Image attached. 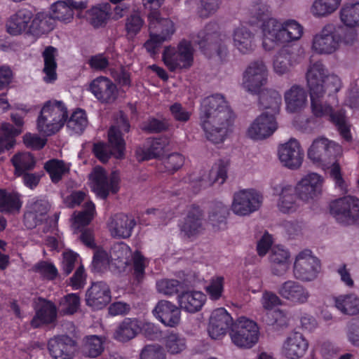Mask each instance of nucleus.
Wrapping results in <instances>:
<instances>
[{"label":"nucleus","mask_w":359,"mask_h":359,"mask_svg":"<svg viewBox=\"0 0 359 359\" xmlns=\"http://www.w3.org/2000/svg\"><path fill=\"white\" fill-rule=\"evenodd\" d=\"M80 299L75 294H69L63 297L59 303V310L63 314H73L79 309Z\"/></svg>","instance_id":"nucleus-58"},{"label":"nucleus","mask_w":359,"mask_h":359,"mask_svg":"<svg viewBox=\"0 0 359 359\" xmlns=\"http://www.w3.org/2000/svg\"><path fill=\"white\" fill-rule=\"evenodd\" d=\"M55 26V21L50 13H38L29 27V32L34 35H41L52 31Z\"/></svg>","instance_id":"nucleus-40"},{"label":"nucleus","mask_w":359,"mask_h":359,"mask_svg":"<svg viewBox=\"0 0 359 359\" xmlns=\"http://www.w3.org/2000/svg\"><path fill=\"white\" fill-rule=\"evenodd\" d=\"M320 268L318 258L311 255V250H305L296 257L293 267L294 276L302 281H311L317 277Z\"/></svg>","instance_id":"nucleus-9"},{"label":"nucleus","mask_w":359,"mask_h":359,"mask_svg":"<svg viewBox=\"0 0 359 359\" xmlns=\"http://www.w3.org/2000/svg\"><path fill=\"white\" fill-rule=\"evenodd\" d=\"M67 127L75 133L81 134L88 126V119L84 110L77 109L68 119L67 118Z\"/></svg>","instance_id":"nucleus-49"},{"label":"nucleus","mask_w":359,"mask_h":359,"mask_svg":"<svg viewBox=\"0 0 359 359\" xmlns=\"http://www.w3.org/2000/svg\"><path fill=\"white\" fill-rule=\"evenodd\" d=\"M180 306L167 300H160L153 310V313L165 326L174 327L181 319Z\"/></svg>","instance_id":"nucleus-23"},{"label":"nucleus","mask_w":359,"mask_h":359,"mask_svg":"<svg viewBox=\"0 0 359 359\" xmlns=\"http://www.w3.org/2000/svg\"><path fill=\"white\" fill-rule=\"evenodd\" d=\"M115 122L109 130V142L116 149V156L123 158L126 149V143L122 137V131L129 132L130 124L126 116L122 111H119L115 117Z\"/></svg>","instance_id":"nucleus-17"},{"label":"nucleus","mask_w":359,"mask_h":359,"mask_svg":"<svg viewBox=\"0 0 359 359\" xmlns=\"http://www.w3.org/2000/svg\"><path fill=\"white\" fill-rule=\"evenodd\" d=\"M136 225L135 219L123 213L116 214L108 222L109 231L114 238H128Z\"/></svg>","instance_id":"nucleus-25"},{"label":"nucleus","mask_w":359,"mask_h":359,"mask_svg":"<svg viewBox=\"0 0 359 359\" xmlns=\"http://www.w3.org/2000/svg\"><path fill=\"white\" fill-rule=\"evenodd\" d=\"M312 112L316 117L327 116L329 120L337 127L341 137L346 141H350L351 135L346 124L344 113L341 111H334L325 102L324 91H309ZM308 91H286L285 101L286 109L290 113L299 112L302 110L307 103Z\"/></svg>","instance_id":"nucleus-1"},{"label":"nucleus","mask_w":359,"mask_h":359,"mask_svg":"<svg viewBox=\"0 0 359 359\" xmlns=\"http://www.w3.org/2000/svg\"><path fill=\"white\" fill-rule=\"evenodd\" d=\"M49 210L46 201L37 200L30 203L24 215V224L27 229H34L42 223Z\"/></svg>","instance_id":"nucleus-28"},{"label":"nucleus","mask_w":359,"mask_h":359,"mask_svg":"<svg viewBox=\"0 0 359 359\" xmlns=\"http://www.w3.org/2000/svg\"><path fill=\"white\" fill-rule=\"evenodd\" d=\"M149 20V28L151 32L154 34V39L158 41L163 42L170 38L175 32L174 23L170 19L160 18V13L158 10L156 18H150L148 13Z\"/></svg>","instance_id":"nucleus-31"},{"label":"nucleus","mask_w":359,"mask_h":359,"mask_svg":"<svg viewBox=\"0 0 359 359\" xmlns=\"http://www.w3.org/2000/svg\"><path fill=\"white\" fill-rule=\"evenodd\" d=\"M90 177L94 191L103 199L107 198L109 191L115 194L118 190V176L116 172H112L108 177L104 169L95 167L90 174Z\"/></svg>","instance_id":"nucleus-12"},{"label":"nucleus","mask_w":359,"mask_h":359,"mask_svg":"<svg viewBox=\"0 0 359 359\" xmlns=\"http://www.w3.org/2000/svg\"><path fill=\"white\" fill-rule=\"evenodd\" d=\"M180 230L190 237L201 233L204 229L203 213L199 207H193L180 224Z\"/></svg>","instance_id":"nucleus-29"},{"label":"nucleus","mask_w":359,"mask_h":359,"mask_svg":"<svg viewBox=\"0 0 359 359\" xmlns=\"http://www.w3.org/2000/svg\"><path fill=\"white\" fill-rule=\"evenodd\" d=\"M278 128L276 115L264 111L252 123L248 130V136L255 140H263L270 137Z\"/></svg>","instance_id":"nucleus-14"},{"label":"nucleus","mask_w":359,"mask_h":359,"mask_svg":"<svg viewBox=\"0 0 359 359\" xmlns=\"http://www.w3.org/2000/svg\"><path fill=\"white\" fill-rule=\"evenodd\" d=\"M166 143L161 139H154L147 142V145L139 147L135 150L138 161H144L159 157L163 151Z\"/></svg>","instance_id":"nucleus-37"},{"label":"nucleus","mask_w":359,"mask_h":359,"mask_svg":"<svg viewBox=\"0 0 359 359\" xmlns=\"http://www.w3.org/2000/svg\"><path fill=\"white\" fill-rule=\"evenodd\" d=\"M235 118V115L227 105L201 123L206 134L207 138L215 143L222 142L231 130Z\"/></svg>","instance_id":"nucleus-4"},{"label":"nucleus","mask_w":359,"mask_h":359,"mask_svg":"<svg viewBox=\"0 0 359 359\" xmlns=\"http://www.w3.org/2000/svg\"><path fill=\"white\" fill-rule=\"evenodd\" d=\"M44 168L49 173L51 180L54 183L58 182L62 177V175L68 172V168L65 166L62 161L52 159L47 161L44 165Z\"/></svg>","instance_id":"nucleus-53"},{"label":"nucleus","mask_w":359,"mask_h":359,"mask_svg":"<svg viewBox=\"0 0 359 359\" xmlns=\"http://www.w3.org/2000/svg\"><path fill=\"white\" fill-rule=\"evenodd\" d=\"M32 13L26 8L19 10L13 15L6 23L7 32L13 36H17L26 31L28 24L32 18Z\"/></svg>","instance_id":"nucleus-36"},{"label":"nucleus","mask_w":359,"mask_h":359,"mask_svg":"<svg viewBox=\"0 0 359 359\" xmlns=\"http://www.w3.org/2000/svg\"><path fill=\"white\" fill-rule=\"evenodd\" d=\"M340 41V36L336 33L334 25L327 24L314 36L312 47L320 54H331L339 48Z\"/></svg>","instance_id":"nucleus-13"},{"label":"nucleus","mask_w":359,"mask_h":359,"mask_svg":"<svg viewBox=\"0 0 359 359\" xmlns=\"http://www.w3.org/2000/svg\"><path fill=\"white\" fill-rule=\"evenodd\" d=\"M308 346V342L303 334L295 332L291 333L285 340L282 353L287 358L298 359L305 354Z\"/></svg>","instance_id":"nucleus-27"},{"label":"nucleus","mask_w":359,"mask_h":359,"mask_svg":"<svg viewBox=\"0 0 359 359\" xmlns=\"http://www.w3.org/2000/svg\"><path fill=\"white\" fill-rule=\"evenodd\" d=\"M94 211V204L92 202L86 203L85 210L77 214L72 224L75 231L78 230L81 232L79 236L81 241L90 248H93L95 246L94 238L92 231L88 228H86V226L91 222Z\"/></svg>","instance_id":"nucleus-16"},{"label":"nucleus","mask_w":359,"mask_h":359,"mask_svg":"<svg viewBox=\"0 0 359 359\" xmlns=\"http://www.w3.org/2000/svg\"><path fill=\"white\" fill-rule=\"evenodd\" d=\"M144 24L143 20L139 14H131L126 20L125 29L128 37H134L137 34Z\"/></svg>","instance_id":"nucleus-60"},{"label":"nucleus","mask_w":359,"mask_h":359,"mask_svg":"<svg viewBox=\"0 0 359 359\" xmlns=\"http://www.w3.org/2000/svg\"><path fill=\"white\" fill-rule=\"evenodd\" d=\"M187 347L186 339L176 333H171L165 340V348L171 354H178Z\"/></svg>","instance_id":"nucleus-57"},{"label":"nucleus","mask_w":359,"mask_h":359,"mask_svg":"<svg viewBox=\"0 0 359 359\" xmlns=\"http://www.w3.org/2000/svg\"><path fill=\"white\" fill-rule=\"evenodd\" d=\"M233 44L243 54L251 53L255 46L253 33L244 27L236 29L233 33Z\"/></svg>","instance_id":"nucleus-41"},{"label":"nucleus","mask_w":359,"mask_h":359,"mask_svg":"<svg viewBox=\"0 0 359 359\" xmlns=\"http://www.w3.org/2000/svg\"><path fill=\"white\" fill-rule=\"evenodd\" d=\"M327 70L323 63L318 61L311 65L306 72V79L309 90H319L324 86Z\"/></svg>","instance_id":"nucleus-39"},{"label":"nucleus","mask_w":359,"mask_h":359,"mask_svg":"<svg viewBox=\"0 0 359 359\" xmlns=\"http://www.w3.org/2000/svg\"><path fill=\"white\" fill-rule=\"evenodd\" d=\"M278 156L285 167L294 170L301 166L304 153L299 142L294 138H290L279 147Z\"/></svg>","instance_id":"nucleus-19"},{"label":"nucleus","mask_w":359,"mask_h":359,"mask_svg":"<svg viewBox=\"0 0 359 359\" xmlns=\"http://www.w3.org/2000/svg\"><path fill=\"white\" fill-rule=\"evenodd\" d=\"M180 282L175 279H162L156 283L158 292L166 296H172L178 293Z\"/></svg>","instance_id":"nucleus-59"},{"label":"nucleus","mask_w":359,"mask_h":359,"mask_svg":"<svg viewBox=\"0 0 359 359\" xmlns=\"http://www.w3.org/2000/svg\"><path fill=\"white\" fill-rule=\"evenodd\" d=\"M57 317L55 306L50 302L43 304L37 310L35 317L32 320L33 327H39L41 324H49L54 322Z\"/></svg>","instance_id":"nucleus-43"},{"label":"nucleus","mask_w":359,"mask_h":359,"mask_svg":"<svg viewBox=\"0 0 359 359\" xmlns=\"http://www.w3.org/2000/svg\"><path fill=\"white\" fill-rule=\"evenodd\" d=\"M57 48L51 46L46 47L42 53L44 62L43 72L45 74L43 79L47 83H52L57 79Z\"/></svg>","instance_id":"nucleus-42"},{"label":"nucleus","mask_w":359,"mask_h":359,"mask_svg":"<svg viewBox=\"0 0 359 359\" xmlns=\"http://www.w3.org/2000/svg\"><path fill=\"white\" fill-rule=\"evenodd\" d=\"M286 42H292L301 39L303 35V27L294 20H287L283 22Z\"/></svg>","instance_id":"nucleus-56"},{"label":"nucleus","mask_w":359,"mask_h":359,"mask_svg":"<svg viewBox=\"0 0 359 359\" xmlns=\"http://www.w3.org/2000/svg\"><path fill=\"white\" fill-rule=\"evenodd\" d=\"M323 178L317 173L304 176L294 187L298 198L304 202H309L321 192Z\"/></svg>","instance_id":"nucleus-18"},{"label":"nucleus","mask_w":359,"mask_h":359,"mask_svg":"<svg viewBox=\"0 0 359 359\" xmlns=\"http://www.w3.org/2000/svg\"><path fill=\"white\" fill-rule=\"evenodd\" d=\"M133 276L138 283H141L144 278L145 258L138 251H136L133 256Z\"/></svg>","instance_id":"nucleus-62"},{"label":"nucleus","mask_w":359,"mask_h":359,"mask_svg":"<svg viewBox=\"0 0 359 359\" xmlns=\"http://www.w3.org/2000/svg\"><path fill=\"white\" fill-rule=\"evenodd\" d=\"M291 55L287 48H282L276 55L273 60V69L276 73L282 75L287 73L291 65Z\"/></svg>","instance_id":"nucleus-51"},{"label":"nucleus","mask_w":359,"mask_h":359,"mask_svg":"<svg viewBox=\"0 0 359 359\" xmlns=\"http://www.w3.org/2000/svg\"><path fill=\"white\" fill-rule=\"evenodd\" d=\"M205 301V294L198 291H187L178 295L180 309L191 313L200 311Z\"/></svg>","instance_id":"nucleus-34"},{"label":"nucleus","mask_w":359,"mask_h":359,"mask_svg":"<svg viewBox=\"0 0 359 359\" xmlns=\"http://www.w3.org/2000/svg\"><path fill=\"white\" fill-rule=\"evenodd\" d=\"M224 36L219 31L216 22H210L197 33L191 34V44L198 46L201 52L208 57H217L221 61H225L228 56L227 46L224 42Z\"/></svg>","instance_id":"nucleus-2"},{"label":"nucleus","mask_w":359,"mask_h":359,"mask_svg":"<svg viewBox=\"0 0 359 359\" xmlns=\"http://www.w3.org/2000/svg\"><path fill=\"white\" fill-rule=\"evenodd\" d=\"M111 299L109 287L102 281L93 283L86 292V303L93 310L104 308L110 302Z\"/></svg>","instance_id":"nucleus-20"},{"label":"nucleus","mask_w":359,"mask_h":359,"mask_svg":"<svg viewBox=\"0 0 359 359\" xmlns=\"http://www.w3.org/2000/svg\"><path fill=\"white\" fill-rule=\"evenodd\" d=\"M269 72L262 60L251 62L243 73L242 86L246 90H262L268 83Z\"/></svg>","instance_id":"nucleus-10"},{"label":"nucleus","mask_w":359,"mask_h":359,"mask_svg":"<svg viewBox=\"0 0 359 359\" xmlns=\"http://www.w3.org/2000/svg\"><path fill=\"white\" fill-rule=\"evenodd\" d=\"M103 342L97 335H88L82 339L79 350L83 356L94 358L103 352Z\"/></svg>","instance_id":"nucleus-38"},{"label":"nucleus","mask_w":359,"mask_h":359,"mask_svg":"<svg viewBox=\"0 0 359 359\" xmlns=\"http://www.w3.org/2000/svg\"><path fill=\"white\" fill-rule=\"evenodd\" d=\"M262 32L263 47L266 50H271L278 43H287L283 23L274 18H269L264 22Z\"/></svg>","instance_id":"nucleus-21"},{"label":"nucleus","mask_w":359,"mask_h":359,"mask_svg":"<svg viewBox=\"0 0 359 359\" xmlns=\"http://www.w3.org/2000/svg\"><path fill=\"white\" fill-rule=\"evenodd\" d=\"M222 0H199L197 4L196 12L199 18H208L219 10Z\"/></svg>","instance_id":"nucleus-54"},{"label":"nucleus","mask_w":359,"mask_h":359,"mask_svg":"<svg viewBox=\"0 0 359 359\" xmlns=\"http://www.w3.org/2000/svg\"><path fill=\"white\" fill-rule=\"evenodd\" d=\"M140 331V321L137 318H125L115 330L113 337L120 342H128L134 339Z\"/></svg>","instance_id":"nucleus-35"},{"label":"nucleus","mask_w":359,"mask_h":359,"mask_svg":"<svg viewBox=\"0 0 359 359\" xmlns=\"http://www.w3.org/2000/svg\"><path fill=\"white\" fill-rule=\"evenodd\" d=\"M330 211L338 223L353 225L359 219V199L351 196L339 198L330 203Z\"/></svg>","instance_id":"nucleus-6"},{"label":"nucleus","mask_w":359,"mask_h":359,"mask_svg":"<svg viewBox=\"0 0 359 359\" xmlns=\"http://www.w3.org/2000/svg\"><path fill=\"white\" fill-rule=\"evenodd\" d=\"M209 177L212 183L222 184L227 177L226 165L223 161H219L210 171Z\"/></svg>","instance_id":"nucleus-64"},{"label":"nucleus","mask_w":359,"mask_h":359,"mask_svg":"<svg viewBox=\"0 0 359 359\" xmlns=\"http://www.w3.org/2000/svg\"><path fill=\"white\" fill-rule=\"evenodd\" d=\"M12 163L15 169V173L18 175H22L27 170H32L35 166V159L30 153H20L12 158Z\"/></svg>","instance_id":"nucleus-48"},{"label":"nucleus","mask_w":359,"mask_h":359,"mask_svg":"<svg viewBox=\"0 0 359 359\" xmlns=\"http://www.w3.org/2000/svg\"><path fill=\"white\" fill-rule=\"evenodd\" d=\"M262 202L260 192L253 189H243L234 194L231 209L234 214L245 216L257 211Z\"/></svg>","instance_id":"nucleus-8"},{"label":"nucleus","mask_w":359,"mask_h":359,"mask_svg":"<svg viewBox=\"0 0 359 359\" xmlns=\"http://www.w3.org/2000/svg\"><path fill=\"white\" fill-rule=\"evenodd\" d=\"M21 134L18 129H14L9 123H3L0 126V154L9 150L15 144V137Z\"/></svg>","instance_id":"nucleus-45"},{"label":"nucleus","mask_w":359,"mask_h":359,"mask_svg":"<svg viewBox=\"0 0 359 359\" xmlns=\"http://www.w3.org/2000/svg\"><path fill=\"white\" fill-rule=\"evenodd\" d=\"M229 215V209L227 205L222 202L213 203L208 212V222L214 230H224L226 227L227 217Z\"/></svg>","instance_id":"nucleus-33"},{"label":"nucleus","mask_w":359,"mask_h":359,"mask_svg":"<svg viewBox=\"0 0 359 359\" xmlns=\"http://www.w3.org/2000/svg\"><path fill=\"white\" fill-rule=\"evenodd\" d=\"M230 336L236 346L249 348L258 341V327L255 322L241 317L232 325Z\"/></svg>","instance_id":"nucleus-7"},{"label":"nucleus","mask_w":359,"mask_h":359,"mask_svg":"<svg viewBox=\"0 0 359 359\" xmlns=\"http://www.w3.org/2000/svg\"><path fill=\"white\" fill-rule=\"evenodd\" d=\"M340 20L348 27L359 26V2L344 4L340 10Z\"/></svg>","instance_id":"nucleus-47"},{"label":"nucleus","mask_w":359,"mask_h":359,"mask_svg":"<svg viewBox=\"0 0 359 359\" xmlns=\"http://www.w3.org/2000/svg\"><path fill=\"white\" fill-rule=\"evenodd\" d=\"M67 109L61 101H47L37 120L39 131L46 136L58 132L67 121Z\"/></svg>","instance_id":"nucleus-3"},{"label":"nucleus","mask_w":359,"mask_h":359,"mask_svg":"<svg viewBox=\"0 0 359 359\" xmlns=\"http://www.w3.org/2000/svg\"><path fill=\"white\" fill-rule=\"evenodd\" d=\"M341 147L334 141L320 137L315 139L308 149V158L313 163L326 162L332 157L340 155Z\"/></svg>","instance_id":"nucleus-11"},{"label":"nucleus","mask_w":359,"mask_h":359,"mask_svg":"<svg viewBox=\"0 0 359 359\" xmlns=\"http://www.w3.org/2000/svg\"><path fill=\"white\" fill-rule=\"evenodd\" d=\"M22 203L20 199V195L17 193H8L6 199L0 208L1 212H12L19 211Z\"/></svg>","instance_id":"nucleus-63"},{"label":"nucleus","mask_w":359,"mask_h":359,"mask_svg":"<svg viewBox=\"0 0 359 359\" xmlns=\"http://www.w3.org/2000/svg\"><path fill=\"white\" fill-rule=\"evenodd\" d=\"M50 13L55 22H69L74 15L73 9L64 1H57L53 4Z\"/></svg>","instance_id":"nucleus-52"},{"label":"nucleus","mask_w":359,"mask_h":359,"mask_svg":"<svg viewBox=\"0 0 359 359\" xmlns=\"http://www.w3.org/2000/svg\"><path fill=\"white\" fill-rule=\"evenodd\" d=\"M140 359H165V353L159 344H149L141 351Z\"/></svg>","instance_id":"nucleus-61"},{"label":"nucleus","mask_w":359,"mask_h":359,"mask_svg":"<svg viewBox=\"0 0 359 359\" xmlns=\"http://www.w3.org/2000/svg\"><path fill=\"white\" fill-rule=\"evenodd\" d=\"M341 0H316L311 6V13L316 17H324L333 13Z\"/></svg>","instance_id":"nucleus-50"},{"label":"nucleus","mask_w":359,"mask_h":359,"mask_svg":"<svg viewBox=\"0 0 359 359\" xmlns=\"http://www.w3.org/2000/svg\"><path fill=\"white\" fill-rule=\"evenodd\" d=\"M76 341L67 334L57 335L48 341V350L52 359H73Z\"/></svg>","instance_id":"nucleus-15"},{"label":"nucleus","mask_w":359,"mask_h":359,"mask_svg":"<svg viewBox=\"0 0 359 359\" xmlns=\"http://www.w3.org/2000/svg\"><path fill=\"white\" fill-rule=\"evenodd\" d=\"M224 96L220 93H215L205 97L201 102L199 119L201 123L203 121L217 113L219 110L227 106Z\"/></svg>","instance_id":"nucleus-32"},{"label":"nucleus","mask_w":359,"mask_h":359,"mask_svg":"<svg viewBox=\"0 0 359 359\" xmlns=\"http://www.w3.org/2000/svg\"><path fill=\"white\" fill-rule=\"evenodd\" d=\"M290 252L282 246H273L271 249L269 260L273 275L282 276L287 271L290 265Z\"/></svg>","instance_id":"nucleus-30"},{"label":"nucleus","mask_w":359,"mask_h":359,"mask_svg":"<svg viewBox=\"0 0 359 359\" xmlns=\"http://www.w3.org/2000/svg\"><path fill=\"white\" fill-rule=\"evenodd\" d=\"M335 306L346 315L359 313V298L355 294L339 295L334 299Z\"/></svg>","instance_id":"nucleus-44"},{"label":"nucleus","mask_w":359,"mask_h":359,"mask_svg":"<svg viewBox=\"0 0 359 359\" xmlns=\"http://www.w3.org/2000/svg\"><path fill=\"white\" fill-rule=\"evenodd\" d=\"M274 194L279 196L278 207L283 213L295 212L299 204L297 201V194L292 185L280 184L273 187Z\"/></svg>","instance_id":"nucleus-26"},{"label":"nucleus","mask_w":359,"mask_h":359,"mask_svg":"<svg viewBox=\"0 0 359 359\" xmlns=\"http://www.w3.org/2000/svg\"><path fill=\"white\" fill-rule=\"evenodd\" d=\"M110 5L104 4L102 7H95L89 13L90 23L95 27H99L104 25L109 18Z\"/></svg>","instance_id":"nucleus-55"},{"label":"nucleus","mask_w":359,"mask_h":359,"mask_svg":"<svg viewBox=\"0 0 359 359\" xmlns=\"http://www.w3.org/2000/svg\"><path fill=\"white\" fill-rule=\"evenodd\" d=\"M278 293L283 299L298 304L306 303L310 297V293L306 287L292 280L283 283L278 289Z\"/></svg>","instance_id":"nucleus-22"},{"label":"nucleus","mask_w":359,"mask_h":359,"mask_svg":"<svg viewBox=\"0 0 359 359\" xmlns=\"http://www.w3.org/2000/svg\"><path fill=\"white\" fill-rule=\"evenodd\" d=\"M259 104L265 109H270V114L279 113L282 103L281 95L278 91H257Z\"/></svg>","instance_id":"nucleus-46"},{"label":"nucleus","mask_w":359,"mask_h":359,"mask_svg":"<svg viewBox=\"0 0 359 359\" xmlns=\"http://www.w3.org/2000/svg\"><path fill=\"white\" fill-rule=\"evenodd\" d=\"M231 316L224 308H219L212 311L210 318L208 333L211 338L217 339L226 334L233 323Z\"/></svg>","instance_id":"nucleus-24"},{"label":"nucleus","mask_w":359,"mask_h":359,"mask_svg":"<svg viewBox=\"0 0 359 359\" xmlns=\"http://www.w3.org/2000/svg\"><path fill=\"white\" fill-rule=\"evenodd\" d=\"M194 48L191 42L181 40L176 48H165L162 57L165 66L171 72L187 70L194 64Z\"/></svg>","instance_id":"nucleus-5"}]
</instances>
